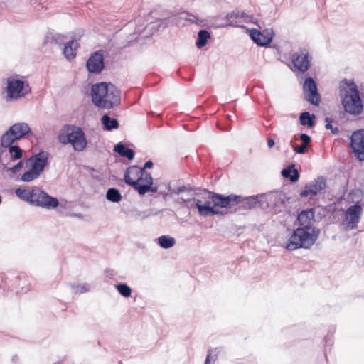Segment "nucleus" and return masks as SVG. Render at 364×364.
<instances>
[{"label":"nucleus","mask_w":364,"mask_h":364,"mask_svg":"<svg viewBox=\"0 0 364 364\" xmlns=\"http://www.w3.org/2000/svg\"><path fill=\"white\" fill-rule=\"evenodd\" d=\"M157 244L163 249H169L173 247L176 241L170 235H161L156 239Z\"/></svg>","instance_id":"nucleus-34"},{"label":"nucleus","mask_w":364,"mask_h":364,"mask_svg":"<svg viewBox=\"0 0 364 364\" xmlns=\"http://www.w3.org/2000/svg\"><path fill=\"white\" fill-rule=\"evenodd\" d=\"M78 46L79 43H77V41L74 38H72L70 41L65 43L63 49V54L64 55L65 58L68 60H71L75 58V51Z\"/></svg>","instance_id":"nucleus-27"},{"label":"nucleus","mask_w":364,"mask_h":364,"mask_svg":"<svg viewBox=\"0 0 364 364\" xmlns=\"http://www.w3.org/2000/svg\"><path fill=\"white\" fill-rule=\"evenodd\" d=\"M349 146L355 159L364 161V129L353 132L350 136Z\"/></svg>","instance_id":"nucleus-14"},{"label":"nucleus","mask_w":364,"mask_h":364,"mask_svg":"<svg viewBox=\"0 0 364 364\" xmlns=\"http://www.w3.org/2000/svg\"><path fill=\"white\" fill-rule=\"evenodd\" d=\"M211 38V33L206 29H201L198 32L196 46L198 49L203 48Z\"/></svg>","instance_id":"nucleus-31"},{"label":"nucleus","mask_w":364,"mask_h":364,"mask_svg":"<svg viewBox=\"0 0 364 364\" xmlns=\"http://www.w3.org/2000/svg\"><path fill=\"white\" fill-rule=\"evenodd\" d=\"M149 26H151V28H154V25H153V23H151L149 24Z\"/></svg>","instance_id":"nucleus-60"},{"label":"nucleus","mask_w":364,"mask_h":364,"mask_svg":"<svg viewBox=\"0 0 364 364\" xmlns=\"http://www.w3.org/2000/svg\"><path fill=\"white\" fill-rule=\"evenodd\" d=\"M339 95L346 112L353 116H358L363 112V100L353 80L343 79L340 82Z\"/></svg>","instance_id":"nucleus-2"},{"label":"nucleus","mask_w":364,"mask_h":364,"mask_svg":"<svg viewBox=\"0 0 364 364\" xmlns=\"http://www.w3.org/2000/svg\"><path fill=\"white\" fill-rule=\"evenodd\" d=\"M153 166H154L153 161L151 160H148L144 163L143 167H141V170L146 171V169H150V168H153Z\"/></svg>","instance_id":"nucleus-46"},{"label":"nucleus","mask_w":364,"mask_h":364,"mask_svg":"<svg viewBox=\"0 0 364 364\" xmlns=\"http://www.w3.org/2000/svg\"><path fill=\"white\" fill-rule=\"evenodd\" d=\"M100 121L105 131L110 132L118 129L119 127L118 119L111 117L108 114H103Z\"/></svg>","instance_id":"nucleus-28"},{"label":"nucleus","mask_w":364,"mask_h":364,"mask_svg":"<svg viewBox=\"0 0 364 364\" xmlns=\"http://www.w3.org/2000/svg\"><path fill=\"white\" fill-rule=\"evenodd\" d=\"M248 33L250 39L257 46L265 48L270 47L271 36L269 38H266L265 40V36H264L263 33H262L260 30L257 28L248 29Z\"/></svg>","instance_id":"nucleus-23"},{"label":"nucleus","mask_w":364,"mask_h":364,"mask_svg":"<svg viewBox=\"0 0 364 364\" xmlns=\"http://www.w3.org/2000/svg\"><path fill=\"white\" fill-rule=\"evenodd\" d=\"M217 127L221 130H223V131H229L230 129V124H227L225 125V127L223 126H221L220 124H217Z\"/></svg>","instance_id":"nucleus-50"},{"label":"nucleus","mask_w":364,"mask_h":364,"mask_svg":"<svg viewBox=\"0 0 364 364\" xmlns=\"http://www.w3.org/2000/svg\"><path fill=\"white\" fill-rule=\"evenodd\" d=\"M64 36L60 34H56L52 38V41H53L57 45H62L64 43Z\"/></svg>","instance_id":"nucleus-45"},{"label":"nucleus","mask_w":364,"mask_h":364,"mask_svg":"<svg viewBox=\"0 0 364 364\" xmlns=\"http://www.w3.org/2000/svg\"><path fill=\"white\" fill-rule=\"evenodd\" d=\"M185 207L188 209L197 208L198 214L202 217L210 216V213H211L212 211L215 212L212 208H210V200H205L203 203L202 200L194 197L186 198V204H185Z\"/></svg>","instance_id":"nucleus-19"},{"label":"nucleus","mask_w":364,"mask_h":364,"mask_svg":"<svg viewBox=\"0 0 364 364\" xmlns=\"http://www.w3.org/2000/svg\"><path fill=\"white\" fill-rule=\"evenodd\" d=\"M246 17H248V15L245 11H242L241 14H240V18H246Z\"/></svg>","instance_id":"nucleus-55"},{"label":"nucleus","mask_w":364,"mask_h":364,"mask_svg":"<svg viewBox=\"0 0 364 364\" xmlns=\"http://www.w3.org/2000/svg\"><path fill=\"white\" fill-rule=\"evenodd\" d=\"M325 358L327 360V355H326V352H325Z\"/></svg>","instance_id":"nucleus-61"},{"label":"nucleus","mask_w":364,"mask_h":364,"mask_svg":"<svg viewBox=\"0 0 364 364\" xmlns=\"http://www.w3.org/2000/svg\"><path fill=\"white\" fill-rule=\"evenodd\" d=\"M181 203H183V205L185 206V204H186V198H184L183 197H181Z\"/></svg>","instance_id":"nucleus-56"},{"label":"nucleus","mask_w":364,"mask_h":364,"mask_svg":"<svg viewBox=\"0 0 364 364\" xmlns=\"http://www.w3.org/2000/svg\"><path fill=\"white\" fill-rule=\"evenodd\" d=\"M135 186L136 191L140 196H144L147 193L148 188L150 184L154 183V179L151 173L142 170L141 176L135 179V181H132Z\"/></svg>","instance_id":"nucleus-21"},{"label":"nucleus","mask_w":364,"mask_h":364,"mask_svg":"<svg viewBox=\"0 0 364 364\" xmlns=\"http://www.w3.org/2000/svg\"><path fill=\"white\" fill-rule=\"evenodd\" d=\"M75 216L76 217H78L80 218H82V215L81 213H75Z\"/></svg>","instance_id":"nucleus-57"},{"label":"nucleus","mask_w":364,"mask_h":364,"mask_svg":"<svg viewBox=\"0 0 364 364\" xmlns=\"http://www.w3.org/2000/svg\"><path fill=\"white\" fill-rule=\"evenodd\" d=\"M279 200H280V202H281L282 204H284V199H280V198H279Z\"/></svg>","instance_id":"nucleus-59"},{"label":"nucleus","mask_w":364,"mask_h":364,"mask_svg":"<svg viewBox=\"0 0 364 364\" xmlns=\"http://www.w3.org/2000/svg\"><path fill=\"white\" fill-rule=\"evenodd\" d=\"M105 198L111 203H118L122 200V196L118 188L112 187L107 190Z\"/></svg>","instance_id":"nucleus-32"},{"label":"nucleus","mask_w":364,"mask_h":364,"mask_svg":"<svg viewBox=\"0 0 364 364\" xmlns=\"http://www.w3.org/2000/svg\"><path fill=\"white\" fill-rule=\"evenodd\" d=\"M299 120L301 125L307 127L310 129L314 127L316 124L315 114L310 113L309 111H304L301 112Z\"/></svg>","instance_id":"nucleus-29"},{"label":"nucleus","mask_w":364,"mask_h":364,"mask_svg":"<svg viewBox=\"0 0 364 364\" xmlns=\"http://www.w3.org/2000/svg\"><path fill=\"white\" fill-rule=\"evenodd\" d=\"M16 161H18L16 164H14L12 166H5L4 168H2V170L6 172H9L13 175L16 174L20 171L23 169L25 165H27V159H18Z\"/></svg>","instance_id":"nucleus-35"},{"label":"nucleus","mask_w":364,"mask_h":364,"mask_svg":"<svg viewBox=\"0 0 364 364\" xmlns=\"http://www.w3.org/2000/svg\"><path fill=\"white\" fill-rule=\"evenodd\" d=\"M114 287L119 294L124 298L131 296L132 289L127 284L122 282L117 283L114 284Z\"/></svg>","instance_id":"nucleus-36"},{"label":"nucleus","mask_w":364,"mask_h":364,"mask_svg":"<svg viewBox=\"0 0 364 364\" xmlns=\"http://www.w3.org/2000/svg\"><path fill=\"white\" fill-rule=\"evenodd\" d=\"M21 275L6 277L3 273H0V289L3 290V294L8 296L9 291H13L21 285Z\"/></svg>","instance_id":"nucleus-20"},{"label":"nucleus","mask_w":364,"mask_h":364,"mask_svg":"<svg viewBox=\"0 0 364 364\" xmlns=\"http://www.w3.org/2000/svg\"><path fill=\"white\" fill-rule=\"evenodd\" d=\"M292 71L305 73L311 67L312 56L305 48H300L291 55Z\"/></svg>","instance_id":"nucleus-11"},{"label":"nucleus","mask_w":364,"mask_h":364,"mask_svg":"<svg viewBox=\"0 0 364 364\" xmlns=\"http://www.w3.org/2000/svg\"><path fill=\"white\" fill-rule=\"evenodd\" d=\"M303 92L304 99L311 105L318 106L321 102V95L318 92L317 84L315 80L308 76L305 78L303 84Z\"/></svg>","instance_id":"nucleus-15"},{"label":"nucleus","mask_w":364,"mask_h":364,"mask_svg":"<svg viewBox=\"0 0 364 364\" xmlns=\"http://www.w3.org/2000/svg\"><path fill=\"white\" fill-rule=\"evenodd\" d=\"M141 171L142 170L141 167L136 165L127 167L124 174V180L125 183L136 191V186L131 182L135 181V179L138 178L139 176H141Z\"/></svg>","instance_id":"nucleus-24"},{"label":"nucleus","mask_w":364,"mask_h":364,"mask_svg":"<svg viewBox=\"0 0 364 364\" xmlns=\"http://www.w3.org/2000/svg\"><path fill=\"white\" fill-rule=\"evenodd\" d=\"M113 151L120 156L126 158L129 161L133 160L135 156L134 150L127 147L122 141L115 144Z\"/></svg>","instance_id":"nucleus-25"},{"label":"nucleus","mask_w":364,"mask_h":364,"mask_svg":"<svg viewBox=\"0 0 364 364\" xmlns=\"http://www.w3.org/2000/svg\"><path fill=\"white\" fill-rule=\"evenodd\" d=\"M181 18L185 19L186 21H190L191 23H195L198 25H201L202 21H199L196 16L189 12H182L181 13Z\"/></svg>","instance_id":"nucleus-38"},{"label":"nucleus","mask_w":364,"mask_h":364,"mask_svg":"<svg viewBox=\"0 0 364 364\" xmlns=\"http://www.w3.org/2000/svg\"><path fill=\"white\" fill-rule=\"evenodd\" d=\"M57 139L61 144H70L73 150L78 152L83 151L88 145L84 130L76 124H64L59 130Z\"/></svg>","instance_id":"nucleus-3"},{"label":"nucleus","mask_w":364,"mask_h":364,"mask_svg":"<svg viewBox=\"0 0 364 364\" xmlns=\"http://www.w3.org/2000/svg\"><path fill=\"white\" fill-rule=\"evenodd\" d=\"M119 364H123L122 361H119Z\"/></svg>","instance_id":"nucleus-62"},{"label":"nucleus","mask_w":364,"mask_h":364,"mask_svg":"<svg viewBox=\"0 0 364 364\" xmlns=\"http://www.w3.org/2000/svg\"><path fill=\"white\" fill-rule=\"evenodd\" d=\"M240 18V13L237 11H232L227 14L225 17L226 20V23L220 26V27H240V26L238 24L237 19Z\"/></svg>","instance_id":"nucleus-33"},{"label":"nucleus","mask_w":364,"mask_h":364,"mask_svg":"<svg viewBox=\"0 0 364 364\" xmlns=\"http://www.w3.org/2000/svg\"><path fill=\"white\" fill-rule=\"evenodd\" d=\"M327 179L325 176H320L314 178V180L307 183L304 189L299 193L301 198H313L317 196L318 193H324L326 188Z\"/></svg>","instance_id":"nucleus-13"},{"label":"nucleus","mask_w":364,"mask_h":364,"mask_svg":"<svg viewBox=\"0 0 364 364\" xmlns=\"http://www.w3.org/2000/svg\"><path fill=\"white\" fill-rule=\"evenodd\" d=\"M281 174L283 178L289 179L291 183L297 182L300 177L299 171L296 168L294 163H291L284 168L281 171Z\"/></svg>","instance_id":"nucleus-26"},{"label":"nucleus","mask_w":364,"mask_h":364,"mask_svg":"<svg viewBox=\"0 0 364 364\" xmlns=\"http://www.w3.org/2000/svg\"><path fill=\"white\" fill-rule=\"evenodd\" d=\"M324 120L326 122L325 128L326 129L331 130V132L334 135H336L339 133L340 131H339L338 127L337 126L333 127L332 124H333L332 118H331L329 117H326Z\"/></svg>","instance_id":"nucleus-39"},{"label":"nucleus","mask_w":364,"mask_h":364,"mask_svg":"<svg viewBox=\"0 0 364 364\" xmlns=\"http://www.w3.org/2000/svg\"><path fill=\"white\" fill-rule=\"evenodd\" d=\"M151 215L149 210L141 211L137 209L132 210V216L136 220H144Z\"/></svg>","instance_id":"nucleus-37"},{"label":"nucleus","mask_w":364,"mask_h":364,"mask_svg":"<svg viewBox=\"0 0 364 364\" xmlns=\"http://www.w3.org/2000/svg\"><path fill=\"white\" fill-rule=\"evenodd\" d=\"M25 151L15 142L0 139V166H9L23 157Z\"/></svg>","instance_id":"nucleus-8"},{"label":"nucleus","mask_w":364,"mask_h":364,"mask_svg":"<svg viewBox=\"0 0 364 364\" xmlns=\"http://www.w3.org/2000/svg\"><path fill=\"white\" fill-rule=\"evenodd\" d=\"M147 193L151 192V193H159L158 187L157 186H153V184H150L149 187L148 188Z\"/></svg>","instance_id":"nucleus-49"},{"label":"nucleus","mask_w":364,"mask_h":364,"mask_svg":"<svg viewBox=\"0 0 364 364\" xmlns=\"http://www.w3.org/2000/svg\"><path fill=\"white\" fill-rule=\"evenodd\" d=\"M15 193L21 200L32 205L33 196H35L34 187L31 190L18 188L15 189Z\"/></svg>","instance_id":"nucleus-30"},{"label":"nucleus","mask_w":364,"mask_h":364,"mask_svg":"<svg viewBox=\"0 0 364 364\" xmlns=\"http://www.w3.org/2000/svg\"><path fill=\"white\" fill-rule=\"evenodd\" d=\"M35 196L33 198V206L41 207L48 210L56 208L59 205L57 198L50 196L44 190L34 187Z\"/></svg>","instance_id":"nucleus-12"},{"label":"nucleus","mask_w":364,"mask_h":364,"mask_svg":"<svg viewBox=\"0 0 364 364\" xmlns=\"http://www.w3.org/2000/svg\"><path fill=\"white\" fill-rule=\"evenodd\" d=\"M6 102L19 100L31 92V88L28 82L20 79L18 76H9L6 80Z\"/></svg>","instance_id":"nucleus-9"},{"label":"nucleus","mask_w":364,"mask_h":364,"mask_svg":"<svg viewBox=\"0 0 364 364\" xmlns=\"http://www.w3.org/2000/svg\"><path fill=\"white\" fill-rule=\"evenodd\" d=\"M31 4L33 6H41L42 5V4L41 2H38L37 0H31Z\"/></svg>","instance_id":"nucleus-54"},{"label":"nucleus","mask_w":364,"mask_h":364,"mask_svg":"<svg viewBox=\"0 0 364 364\" xmlns=\"http://www.w3.org/2000/svg\"><path fill=\"white\" fill-rule=\"evenodd\" d=\"M17 359H18L17 356H16V355H15V356H14V357L12 358V361H13V362H14V363H16V360H17Z\"/></svg>","instance_id":"nucleus-58"},{"label":"nucleus","mask_w":364,"mask_h":364,"mask_svg":"<svg viewBox=\"0 0 364 364\" xmlns=\"http://www.w3.org/2000/svg\"><path fill=\"white\" fill-rule=\"evenodd\" d=\"M172 183L170 182L167 184L166 188L168 191H159V193L160 195H162L164 198H166L167 196H173V195H179L181 193L186 192V193H191L192 191H195L196 188L193 186H192L190 184L187 185H181L178 186L177 187L174 188L172 187Z\"/></svg>","instance_id":"nucleus-22"},{"label":"nucleus","mask_w":364,"mask_h":364,"mask_svg":"<svg viewBox=\"0 0 364 364\" xmlns=\"http://www.w3.org/2000/svg\"><path fill=\"white\" fill-rule=\"evenodd\" d=\"M155 23H157V31H159L160 30V28L162 27V28L164 29V28H166L167 26V24L168 23V19L167 18H164V19H159L157 20Z\"/></svg>","instance_id":"nucleus-43"},{"label":"nucleus","mask_w":364,"mask_h":364,"mask_svg":"<svg viewBox=\"0 0 364 364\" xmlns=\"http://www.w3.org/2000/svg\"><path fill=\"white\" fill-rule=\"evenodd\" d=\"M261 32L263 33V35L264 36H265V38L271 36V43L272 42L273 38L275 35L274 30L272 28H266L262 30Z\"/></svg>","instance_id":"nucleus-44"},{"label":"nucleus","mask_w":364,"mask_h":364,"mask_svg":"<svg viewBox=\"0 0 364 364\" xmlns=\"http://www.w3.org/2000/svg\"><path fill=\"white\" fill-rule=\"evenodd\" d=\"M290 143H291V146L292 149L294 150V151L296 154H305L306 152V145L301 144L299 146H297L296 144L293 143L292 141H291Z\"/></svg>","instance_id":"nucleus-42"},{"label":"nucleus","mask_w":364,"mask_h":364,"mask_svg":"<svg viewBox=\"0 0 364 364\" xmlns=\"http://www.w3.org/2000/svg\"><path fill=\"white\" fill-rule=\"evenodd\" d=\"M49 158L50 153L44 150H40L30 156L27 159V166L29 168L21 176V181L31 182L38 178L48 164Z\"/></svg>","instance_id":"nucleus-5"},{"label":"nucleus","mask_w":364,"mask_h":364,"mask_svg":"<svg viewBox=\"0 0 364 364\" xmlns=\"http://www.w3.org/2000/svg\"><path fill=\"white\" fill-rule=\"evenodd\" d=\"M315 223V209L309 208L303 209L297 215L294 225H297L296 228H301L304 229L316 228L314 226Z\"/></svg>","instance_id":"nucleus-17"},{"label":"nucleus","mask_w":364,"mask_h":364,"mask_svg":"<svg viewBox=\"0 0 364 364\" xmlns=\"http://www.w3.org/2000/svg\"><path fill=\"white\" fill-rule=\"evenodd\" d=\"M275 144V141L272 138L267 139V146L269 148H272Z\"/></svg>","instance_id":"nucleus-52"},{"label":"nucleus","mask_w":364,"mask_h":364,"mask_svg":"<svg viewBox=\"0 0 364 364\" xmlns=\"http://www.w3.org/2000/svg\"><path fill=\"white\" fill-rule=\"evenodd\" d=\"M362 211L363 208L358 202L350 205L347 208L346 211L345 222L349 229L353 230L357 228L360 220Z\"/></svg>","instance_id":"nucleus-18"},{"label":"nucleus","mask_w":364,"mask_h":364,"mask_svg":"<svg viewBox=\"0 0 364 364\" xmlns=\"http://www.w3.org/2000/svg\"><path fill=\"white\" fill-rule=\"evenodd\" d=\"M106 277L112 278L114 276V271L112 269L106 268L104 271Z\"/></svg>","instance_id":"nucleus-48"},{"label":"nucleus","mask_w":364,"mask_h":364,"mask_svg":"<svg viewBox=\"0 0 364 364\" xmlns=\"http://www.w3.org/2000/svg\"><path fill=\"white\" fill-rule=\"evenodd\" d=\"M203 192L208 194V200L210 201V208L215 211H212L210 215H225V211L220 210V208L230 209L237 206L240 203V195L229 194L224 195L208 189H203Z\"/></svg>","instance_id":"nucleus-6"},{"label":"nucleus","mask_w":364,"mask_h":364,"mask_svg":"<svg viewBox=\"0 0 364 364\" xmlns=\"http://www.w3.org/2000/svg\"><path fill=\"white\" fill-rule=\"evenodd\" d=\"M72 288L75 294H83L90 291V286L87 284H72Z\"/></svg>","instance_id":"nucleus-40"},{"label":"nucleus","mask_w":364,"mask_h":364,"mask_svg":"<svg viewBox=\"0 0 364 364\" xmlns=\"http://www.w3.org/2000/svg\"><path fill=\"white\" fill-rule=\"evenodd\" d=\"M239 210H252L261 208L268 209L273 208L277 203V196L274 193H261L250 196H240Z\"/></svg>","instance_id":"nucleus-7"},{"label":"nucleus","mask_w":364,"mask_h":364,"mask_svg":"<svg viewBox=\"0 0 364 364\" xmlns=\"http://www.w3.org/2000/svg\"><path fill=\"white\" fill-rule=\"evenodd\" d=\"M299 139L302 141V144L307 145L311 142V137L306 133H301L299 134L294 135V139Z\"/></svg>","instance_id":"nucleus-41"},{"label":"nucleus","mask_w":364,"mask_h":364,"mask_svg":"<svg viewBox=\"0 0 364 364\" xmlns=\"http://www.w3.org/2000/svg\"><path fill=\"white\" fill-rule=\"evenodd\" d=\"M323 341H324V343H325V348H326L325 351H326V347H327L328 346H331L332 345V343H333V342H332V339H331V336H329V335H326V336L324 337V338H323Z\"/></svg>","instance_id":"nucleus-47"},{"label":"nucleus","mask_w":364,"mask_h":364,"mask_svg":"<svg viewBox=\"0 0 364 364\" xmlns=\"http://www.w3.org/2000/svg\"><path fill=\"white\" fill-rule=\"evenodd\" d=\"M92 104L103 109H110L120 105L121 91L111 82H100L92 85Z\"/></svg>","instance_id":"nucleus-1"},{"label":"nucleus","mask_w":364,"mask_h":364,"mask_svg":"<svg viewBox=\"0 0 364 364\" xmlns=\"http://www.w3.org/2000/svg\"><path fill=\"white\" fill-rule=\"evenodd\" d=\"M210 353L208 352V353L206 355V358L205 359L204 364H210Z\"/></svg>","instance_id":"nucleus-53"},{"label":"nucleus","mask_w":364,"mask_h":364,"mask_svg":"<svg viewBox=\"0 0 364 364\" xmlns=\"http://www.w3.org/2000/svg\"><path fill=\"white\" fill-rule=\"evenodd\" d=\"M28 291V288H27L26 286H22L21 287V291H18V290H16V294H26L27 291Z\"/></svg>","instance_id":"nucleus-51"},{"label":"nucleus","mask_w":364,"mask_h":364,"mask_svg":"<svg viewBox=\"0 0 364 364\" xmlns=\"http://www.w3.org/2000/svg\"><path fill=\"white\" fill-rule=\"evenodd\" d=\"M321 233L319 228L304 229L296 228L287 240L285 248L289 251L298 249H309L318 240Z\"/></svg>","instance_id":"nucleus-4"},{"label":"nucleus","mask_w":364,"mask_h":364,"mask_svg":"<svg viewBox=\"0 0 364 364\" xmlns=\"http://www.w3.org/2000/svg\"><path fill=\"white\" fill-rule=\"evenodd\" d=\"M86 68L88 73L100 74L105 69L104 51L99 50L91 53L86 62Z\"/></svg>","instance_id":"nucleus-16"},{"label":"nucleus","mask_w":364,"mask_h":364,"mask_svg":"<svg viewBox=\"0 0 364 364\" xmlns=\"http://www.w3.org/2000/svg\"><path fill=\"white\" fill-rule=\"evenodd\" d=\"M32 134V130L26 122H17L10 126L7 130L0 136V139L17 143L21 139H26Z\"/></svg>","instance_id":"nucleus-10"}]
</instances>
